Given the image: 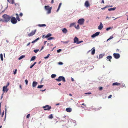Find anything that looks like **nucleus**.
<instances>
[{"label":"nucleus","mask_w":128,"mask_h":128,"mask_svg":"<svg viewBox=\"0 0 128 128\" xmlns=\"http://www.w3.org/2000/svg\"><path fill=\"white\" fill-rule=\"evenodd\" d=\"M74 43H76L78 44H79L83 42L82 40H81L80 41H78V38L76 37H75L74 40Z\"/></svg>","instance_id":"20e7f679"},{"label":"nucleus","mask_w":128,"mask_h":128,"mask_svg":"<svg viewBox=\"0 0 128 128\" xmlns=\"http://www.w3.org/2000/svg\"><path fill=\"white\" fill-rule=\"evenodd\" d=\"M23 15V14L22 13H21L20 14V16H22Z\"/></svg>","instance_id":"864d4df0"},{"label":"nucleus","mask_w":128,"mask_h":128,"mask_svg":"<svg viewBox=\"0 0 128 128\" xmlns=\"http://www.w3.org/2000/svg\"><path fill=\"white\" fill-rule=\"evenodd\" d=\"M46 90V89H45L44 90H41V91H42V92H44V91H45Z\"/></svg>","instance_id":"774afa93"},{"label":"nucleus","mask_w":128,"mask_h":128,"mask_svg":"<svg viewBox=\"0 0 128 128\" xmlns=\"http://www.w3.org/2000/svg\"><path fill=\"white\" fill-rule=\"evenodd\" d=\"M125 87V85L124 84H123V85L121 86V87Z\"/></svg>","instance_id":"603ef678"},{"label":"nucleus","mask_w":128,"mask_h":128,"mask_svg":"<svg viewBox=\"0 0 128 128\" xmlns=\"http://www.w3.org/2000/svg\"><path fill=\"white\" fill-rule=\"evenodd\" d=\"M62 31L64 33L66 34L67 32V30L66 28H64L62 30Z\"/></svg>","instance_id":"dca6fc26"},{"label":"nucleus","mask_w":128,"mask_h":128,"mask_svg":"<svg viewBox=\"0 0 128 128\" xmlns=\"http://www.w3.org/2000/svg\"><path fill=\"white\" fill-rule=\"evenodd\" d=\"M119 51V50L118 49H117L116 50V51L117 52H118Z\"/></svg>","instance_id":"69168bd1"},{"label":"nucleus","mask_w":128,"mask_h":128,"mask_svg":"<svg viewBox=\"0 0 128 128\" xmlns=\"http://www.w3.org/2000/svg\"><path fill=\"white\" fill-rule=\"evenodd\" d=\"M54 39V37H50L48 38L47 40H50L52 39Z\"/></svg>","instance_id":"473e14b6"},{"label":"nucleus","mask_w":128,"mask_h":128,"mask_svg":"<svg viewBox=\"0 0 128 128\" xmlns=\"http://www.w3.org/2000/svg\"><path fill=\"white\" fill-rule=\"evenodd\" d=\"M113 56L114 58L116 59H118L120 57V54L118 53H114L113 54Z\"/></svg>","instance_id":"6e6552de"},{"label":"nucleus","mask_w":128,"mask_h":128,"mask_svg":"<svg viewBox=\"0 0 128 128\" xmlns=\"http://www.w3.org/2000/svg\"><path fill=\"white\" fill-rule=\"evenodd\" d=\"M11 22L13 24H14L17 22V21L15 18L13 17L11 19Z\"/></svg>","instance_id":"423d86ee"},{"label":"nucleus","mask_w":128,"mask_h":128,"mask_svg":"<svg viewBox=\"0 0 128 128\" xmlns=\"http://www.w3.org/2000/svg\"><path fill=\"white\" fill-rule=\"evenodd\" d=\"M52 36V34L50 33H48L46 36V38H48Z\"/></svg>","instance_id":"393cba45"},{"label":"nucleus","mask_w":128,"mask_h":128,"mask_svg":"<svg viewBox=\"0 0 128 128\" xmlns=\"http://www.w3.org/2000/svg\"><path fill=\"white\" fill-rule=\"evenodd\" d=\"M39 38H38L36 39L35 40H34L35 42H36L38 40H39Z\"/></svg>","instance_id":"de8ad7c7"},{"label":"nucleus","mask_w":128,"mask_h":128,"mask_svg":"<svg viewBox=\"0 0 128 128\" xmlns=\"http://www.w3.org/2000/svg\"><path fill=\"white\" fill-rule=\"evenodd\" d=\"M25 82H26V85H27L28 84V80H25Z\"/></svg>","instance_id":"a19ab883"},{"label":"nucleus","mask_w":128,"mask_h":128,"mask_svg":"<svg viewBox=\"0 0 128 128\" xmlns=\"http://www.w3.org/2000/svg\"><path fill=\"white\" fill-rule=\"evenodd\" d=\"M103 89V88L102 87H100L99 88V89L100 90H102Z\"/></svg>","instance_id":"09e8293b"},{"label":"nucleus","mask_w":128,"mask_h":128,"mask_svg":"<svg viewBox=\"0 0 128 128\" xmlns=\"http://www.w3.org/2000/svg\"><path fill=\"white\" fill-rule=\"evenodd\" d=\"M54 0H52L51 2V3L52 4L54 3Z\"/></svg>","instance_id":"4d7b16f0"},{"label":"nucleus","mask_w":128,"mask_h":128,"mask_svg":"<svg viewBox=\"0 0 128 128\" xmlns=\"http://www.w3.org/2000/svg\"><path fill=\"white\" fill-rule=\"evenodd\" d=\"M103 28L102 24L101 22H100V25L98 26V29L101 30Z\"/></svg>","instance_id":"ddd939ff"},{"label":"nucleus","mask_w":128,"mask_h":128,"mask_svg":"<svg viewBox=\"0 0 128 128\" xmlns=\"http://www.w3.org/2000/svg\"><path fill=\"white\" fill-rule=\"evenodd\" d=\"M106 8H105V7L103 8H101V9L102 10H104V9H105Z\"/></svg>","instance_id":"338daca9"},{"label":"nucleus","mask_w":128,"mask_h":128,"mask_svg":"<svg viewBox=\"0 0 128 128\" xmlns=\"http://www.w3.org/2000/svg\"><path fill=\"white\" fill-rule=\"evenodd\" d=\"M44 47V46H42L40 50H42L43 49Z\"/></svg>","instance_id":"0e129e2a"},{"label":"nucleus","mask_w":128,"mask_h":128,"mask_svg":"<svg viewBox=\"0 0 128 128\" xmlns=\"http://www.w3.org/2000/svg\"><path fill=\"white\" fill-rule=\"evenodd\" d=\"M56 80L58 82L62 80L63 82H65L66 81L64 77L62 76H59L58 78H56Z\"/></svg>","instance_id":"f03ea898"},{"label":"nucleus","mask_w":128,"mask_h":128,"mask_svg":"<svg viewBox=\"0 0 128 128\" xmlns=\"http://www.w3.org/2000/svg\"><path fill=\"white\" fill-rule=\"evenodd\" d=\"M116 7H114L113 8H110L108 9V10L109 11H110L112 10H114L116 9Z\"/></svg>","instance_id":"412c9836"},{"label":"nucleus","mask_w":128,"mask_h":128,"mask_svg":"<svg viewBox=\"0 0 128 128\" xmlns=\"http://www.w3.org/2000/svg\"><path fill=\"white\" fill-rule=\"evenodd\" d=\"M17 70V69H15V71L14 72V74H16V73Z\"/></svg>","instance_id":"ea45409f"},{"label":"nucleus","mask_w":128,"mask_h":128,"mask_svg":"<svg viewBox=\"0 0 128 128\" xmlns=\"http://www.w3.org/2000/svg\"><path fill=\"white\" fill-rule=\"evenodd\" d=\"M36 31V30H32L31 32L28 34V36H32L35 34Z\"/></svg>","instance_id":"1a4fd4ad"},{"label":"nucleus","mask_w":128,"mask_h":128,"mask_svg":"<svg viewBox=\"0 0 128 128\" xmlns=\"http://www.w3.org/2000/svg\"><path fill=\"white\" fill-rule=\"evenodd\" d=\"M42 108L44 109V110H49L51 109L52 107L48 105H46L45 106H44Z\"/></svg>","instance_id":"39448f33"},{"label":"nucleus","mask_w":128,"mask_h":128,"mask_svg":"<svg viewBox=\"0 0 128 128\" xmlns=\"http://www.w3.org/2000/svg\"><path fill=\"white\" fill-rule=\"evenodd\" d=\"M76 28L77 29H78L80 28L78 24L77 26H76Z\"/></svg>","instance_id":"79ce46f5"},{"label":"nucleus","mask_w":128,"mask_h":128,"mask_svg":"<svg viewBox=\"0 0 128 128\" xmlns=\"http://www.w3.org/2000/svg\"><path fill=\"white\" fill-rule=\"evenodd\" d=\"M44 8L47 11V13L49 14L51 13L52 7H50L49 6H45Z\"/></svg>","instance_id":"7ed1b4c3"},{"label":"nucleus","mask_w":128,"mask_h":128,"mask_svg":"<svg viewBox=\"0 0 128 128\" xmlns=\"http://www.w3.org/2000/svg\"><path fill=\"white\" fill-rule=\"evenodd\" d=\"M39 38H38L36 39L35 40H34L35 42H36L38 40H39Z\"/></svg>","instance_id":"49530a36"},{"label":"nucleus","mask_w":128,"mask_h":128,"mask_svg":"<svg viewBox=\"0 0 128 128\" xmlns=\"http://www.w3.org/2000/svg\"><path fill=\"white\" fill-rule=\"evenodd\" d=\"M4 19H0V21L3 22H7L8 21V16L6 14H4L2 16Z\"/></svg>","instance_id":"f257e3e1"},{"label":"nucleus","mask_w":128,"mask_h":128,"mask_svg":"<svg viewBox=\"0 0 128 128\" xmlns=\"http://www.w3.org/2000/svg\"><path fill=\"white\" fill-rule=\"evenodd\" d=\"M62 3H60L59 6H58V9L57 10V11H56L57 12H58V11L59 10L60 8V6H61V5H62Z\"/></svg>","instance_id":"b1692460"},{"label":"nucleus","mask_w":128,"mask_h":128,"mask_svg":"<svg viewBox=\"0 0 128 128\" xmlns=\"http://www.w3.org/2000/svg\"><path fill=\"white\" fill-rule=\"evenodd\" d=\"M56 76V74H52L51 76V77L52 78H55Z\"/></svg>","instance_id":"c85d7f7f"},{"label":"nucleus","mask_w":128,"mask_h":128,"mask_svg":"<svg viewBox=\"0 0 128 128\" xmlns=\"http://www.w3.org/2000/svg\"><path fill=\"white\" fill-rule=\"evenodd\" d=\"M16 20H17L18 21H20V20L19 18L18 14H16Z\"/></svg>","instance_id":"aec40b11"},{"label":"nucleus","mask_w":128,"mask_h":128,"mask_svg":"<svg viewBox=\"0 0 128 128\" xmlns=\"http://www.w3.org/2000/svg\"><path fill=\"white\" fill-rule=\"evenodd\" d=\"M66 111L68 112H70L72 111V109L70 108H66Z\"/></svg>","instance_id":"2eb2a0df"},{"label":"nucleus","mask_w":128,"mask_h":128,"mask_svg":"<svg viewBox=\"0 0 128 128\" xmlns=\"http://www.w3.org/2000/svg\"><path fill=\"white\" fill-rule=\"evenodd\" d=\"M58 64H59L60 65H62L63 64V63L62 62H59L58 63Z\"/></svg>","instance_id":"37998d69"},{"label":"nucleus","mask_w":128,"mask_h":128,"mask_svg":"<svg viewBox=\"0 0 128 128\" xmlns=\"http://www.w3.org/2000/svg\"><path fill=\"white\" fill-rule=\"evenodd\" d=\"M43 86V85H38L37 87V88H42Z\"/></svg>","instance_id":"72a5a7b5"},{"label":"nucleus","mask_w":128,"mask_h":128,"mask_svg":"<svg viewBox=\"0 0 128 128\" xmlns=\"http://www.w3.org/2000/svg\"><path fill=\"white\" fill-rule=\"evenodd\" d=\"M39 50H34V52L36 53L38 52Z\"/></svg>","instance_id":"e433bc0d"},{"label":"nucleus","mask_w":128,"mask_h":128,"mask_svg":"<svg viewBox=\"0 0 128 128\" xmlns=\"http://www.w3.org/2000/svg\"><path fill=\"white\" fill-rule=\"evenodd\" d=\"M75 24V23H73L71 24L70 25V27L74 26Z\"/></svg>","instance_id":"c9c22d12"},{"label":"nucleus","mask_w":128,"mask_h":128,"mask_svg":"<svg viewBox=\"0 0 128 128\" xmlns=\"http://www.w3.org/2000/svg\"><path fill=\"white\" fill-rule=\"evenodd\" d=\"M53 117L52 114H50L48 116V118L50 119H52Z\"/></svg>","instance_id":"2f4dec72"},{"label":"nucleus","mask_w":128,"mask_h":128,"mask_svg":"<svg viewBox=\"0 0 128 128\" xmlns=\"http://www.w3.org/2000/svg\"><path fill=\"white\" fill-rule=\"evenodd\" d=\"M113 38V37L112 36H110V38H109V39H111L112 38Z\"/></svg>","instance_id":"8fccbe9b"},{"label":"nucleus","mask_w":128,"mask_h":128,"mask_svg":"<svg viewBox=\"0 0 128 128\" xmlns=\"http://www.w3.org/2000/svg\"><path fill=\"white\" fill-rule=\"evenodd\" d=\"M71 80L73 82L74 81V79L72 78H71Z\"/></svg>","instance_id":"13d9d810"},{"label":"nucleus","mask_w":128,"mask_h":128,"mask_svg":"<svg viewBox=\"0 0 128 128\" xmlns=\"http://www.w3.org/2000/svg\"><path fill=\"white\" fill-rule=\"evenodd\" d=\"M106 58L109 61H110V62H111L110 60L112 58V56H109L106 57Z\"/></svg>","instance_id":"f3484780"},{"label":"nucleus","mask_w":128,"mask_h":128,"mask_svg":"<svg viewBox=\"0 0 128 128\" xmlns=\"http://www.w3.org/2000/svg\"><path fill=\"white\" fill-rule=\"evenodd\" d=\"M102 3L103 4L104 3V0H102Z\"/></svg>","instance_id":"052dcab7"},{"label":"nucleus","mask_w":128,"mask_h":128,"mask_svg":"<svg viewBox=\"0 0 128 128\" xmlns=\"http://www.w3.org/2000/svg\"><path fill=\"white\" fill-rule=\"evenodd\" d=\"M111 28V27H109L106 28V30L107 31H108Z\"/></svg>","instance_id":"c03bdc74"},{"label":"nucleus","mask_w":128,"mask_h":128,"mask_svg":"<svg viewBox=\"0 0 128 128\" xmlns=\"http://www.w3.org/2000/svg\"><path fill=\"white\" fill-rule=\"evenodd\" d=\"M84 18H80L78 20V22L80 25H82L84 24Z\"/></svg>","instance_id":"0eeeda50"},{"label":"nucleus","mask_w":128,"mask_h":128,"mask_svg":"<svg viewBox=\"0 0 128 128\" xmlns=\"http://www.w3.org/2000/svg\"><path fill=\"white\" fill-rule=\"evenodd\" d=\"M8 86V84H7L6 86H4L3 87L2 90L4 92H7L8 90L7 89V88Z\"/></svg>","instance_id":"9b49d317"},{"label":"nucleus","mask_w":128,"mask_h":128,"mask_svg":"<svg viewBox=\"0 0 128 128\" xmlns=\"http://www.w3.org/2000/svg\"><path fill=\"white\" fill-rule=\"evenodd\" d=\"M38 83L37 82L34 81L32 84V86L33 87H35L37 84Z\"/></svg>","instance_id":"4468645a"},{"label":"nucleus","mask_w":128,"mask_h":128,"mask_svg":"<svg viewBox=\"0 0 128 128\" xmlns=\"http://www.w3.org/2000/svg\"><path fill=\"white\" fill-rule=\"evenodd\" d=\"M104 56V55L102 54H100L99 56V58H102Z\"/></svg>","instance_id":"c756f323"},{"label":"nucleus","mask_w":128,"mask_h":128,"mask_svg":"<svg viewBox=\"0 0 128 128\" xmlns=\"http://www.w3.org/2000/svg\"><path fill=\"white\" fill-rule=\"evenodd\" d=\"M120 83H118L117 82H114V83H113L112 84V85L113 86H118V85H120Z\"/></svg>","instance_id":"a211bd4d"},{"label":"nucleus","mask_w":128,"mask_h":128,"mask_svg":"<svg viewBox=\"0 0 128 128\" xmlns=\"http://www.w3.org/2000/svg\"><path fill=\"white\" fill-rule=\"evenodd\" d=\"M84 5L86 7H88L90 6V4L88 1L87 0L86 1Z\"/></svg>","instance_id":"f8f14e48"},{"label":"nucleus","mask_w":128,"mask_h":128,"mask_svg":"<svg viewBox=\"0 0 128 128\" xmlns=\"http://www.w3.org/2000/svg\"><path fill=\"white\" fill-rule=\"evenodd\" d=\"M36 58V56H34L32 57L30 59V61L33 60Z\"/></svg>","instance_id":"cd10ccee"},{"label":"nucleus","mask_w":128,"mask_h":128,"mask_svg":"<svg viewBox=\"0 0 128 128\" xmlns=\"http://www.w3.org/2000/svg\"><path fill=\"white\" fill-rule=\"evenodd\" d=\"M50 55V54H48L46 56L44 57V58L45 59H46V58H47Z\"/></svg>","instance_id":"58836bf2"},{"label":"nucleus","mask_w":128,"mask_h":128,"mask_svg":"<svg viewBox=\"0 0 128 128\" xmlns=\"http://www.w3.org/2000/svg\"><path fill=\"white\" fill-rule=\"evenodd\" d=\"M35 41L34 40V41H32V43H35Z\"/></svg>","instance_id":"e2e57ef3"},{"label":"nucleus","mask_w":128,"mask_h":128,"mask_svg":"<svg viewBox=\"0 0 128 128\" xmlns=\"http://www.w3.org/2000/svg\"><path fill=\"white\" fill-rule=\"evenodd\" d=\"M38 26L40 27H42L43 26H46V25L45 24H38Z\"/></svg>","instance_id":"4be33fe9"},{"label":"nucleus","mask_w":128,"mask_h":128,"mask_svg":"<svg viewBox=\"0 0 128 128\" xmlns=\"http://www.w3.org/2000/svg\"><path fill=\"white\" fill-rule=\"evenodd\" d=\"M95 49H94L92 50V52H91V54L92 55H93L94 54L95 52Z\"/></svg>","instance_id":"bb28decb"},{"label":"nucleus","mask_w":128,"mask_h":128,"mask_svg":"<svg viewBox=\"0 0 128 128\" xmlns=\"http://www.w3.org/2000/svg\"><path fill=\"white\" fill-rule=\"evenodd\" d=\"M47 42V41H45L44 42V44H46V42Z\"/></svg>","instance_id":"680f3d73"},{"label":"nucleus","mask_w":128,"mask_h":128,"mask_svg":"<svg viewBox=\"0 0 128 128\" xmlns=\"http://www.w3.org/2000/svg\"><path fill=\"white\" fill-rule=\"evenodd\" d=\"M61 49H59L57 50V51L58 52H59L61 50Z\"/></svg>","instance_id":"3c124183"},{"label":"nucleus","mask_w":128,"mask_h":128,"mask_svg":"<svg viewBox=\"0 0 128 128\" xmlns=\"http://www.w3.org/2000/svg\"><path fill=\"white\" fill-rule=\"evenodd\" d=\"M8 2L12 4L14 3V0H8Z\"/></svg>","instance_id":"6ab92c4d"},{"label":"nucleus","mask_w":128,"mask_h":128,"mask_svg":"<svg viewBox=\"0 0 128 128\" xmlns=\"http://www.w3.org/2000/svg\"><path fill=\"white\" fill-rule=\"evenodd\" d=\"M112 97V95H110L108 96V98H111Z\"/></svg>","instance_id":"5fc2aeb1"},{"label":"nucleus","mask_w":128,"mask_h":128,"mask_svg":"<svg viewBox=\"0 0 128 128\" xmlns=\"http://www.w3.org/2000/svg\"><path fill=\"white\" fill-rule=\"evenodd\" d=\"M62 3H60L59 6H58V9L57 10V11H56L57 12H58V11L59 10L60 8V6H61V5H62Z\"/></svg>","instance_id":"5701e85b"},{"label":"nucleus","mask_w":128,"mask_h":128,"mask_svg":"<svg viewBox=\"0 0 128 128\" xmlns=\"http://www.w3.org/2000/svg\"><path fill=\"white\" fill-rule=\"evenodd\" d=\"M25 57V56L24 55H22L18 58L19 60H20L23 58H24Z\"/></svg>","instance_id":"a878e982"},{"label":"nucleus","mask_w":128,"mask_h":128,"mask_svg":"<svg viewBox=\"0 0 128 128\" xmlns=\"http://www.w3.org/2000/svg\"><path fill=\"white\" fill-rule=\"evenodd\" d=\"M30 42H29L27 45V46H29L30 45Z\"/></svg>","instance_id":"bf43d9fd"},{"label":"nucleus","mask_w":128,"mask_h":128,"mask_svg":"<svg viewBox=\"0 0 128 128\" xmlns=\"http://www.w3.org/2000/svg\"><path fill=\"white\" fill-rule=\"evenodd\" d=\"M109 7H110L109 6L107 5L106 6H105V8H108Z\"/></svg>","instance_id":"6e6d98bb"},{"label":"nucleus","mask_w":128,"mask_h":128,"mask_svg":"<svg viewBox=\"0 0 128 128\" xmlns=\"http://www.w3.org/2000/svg\"><path fill=\"white\" fill-rule=\"evenodd\" d=\"M30 114H28L26 116V118H29L30 116Z\"/></svg>","instance_id":"4c0bfd02"},{"label":"nucleus","mask_w":128,"mask_h":128,"mask_svg":"<svg viewBox=\"0 0 128 128\" xmlns=\"http://www.w3.org/2000/svg\"><path fill=\"white\" fill-rule=\"evenodd\" d=\"M0 57L1 58V59L2 61L3 60V55L2 54H0Z\"/></svg>","instance_id":"7c9ffc66"},{"label":"nucleus","mask_w":128,"mask_h":128,"mask_svg":"<svg viewBox=\"0 0 128 128\" xmlns=\"http://www.w3.org/2000/svg\"><path fill=\"white\" fill-rule=\"evenodd\" d=\"M36 63V62H34V64H32L31 66H30V68H32L34 65Z\"/></svg>","instance_id":"f704fd0d"},{"label":"nucleus","mask_w":128,"mask_h":128,"mask_svg":"<svg viewBox=\"0 0 128 128\" xmlns=\"http://www.w3.org/2000/svg\"><path fill=\"white\" fill-rule=\"evenodd\" d=\"M91 93L90 92H89L88 93H85V94H91Z\"/></svg>","instance_id":"a18cd8bd"},{"label":"nucleus","mask_w":128,"mask_h":128,"mask_svg":"<svg viewBox=\"0 0 128 128\" xmlns=\"http://www.w3.org/2000/svg\"><path fill=\"white\" fill-rule=\"evenodd\" d=\"M100 32H96L94 34H93L91 36V37L92 38H94L95 37L98 36L100 34Z\"/></svg>","instance_id":"9d476101"}]
</instances>
